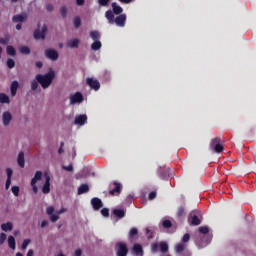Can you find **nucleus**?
<instances>
[{"label": "nucleus", "instance_id": "nucleus-1", "mask_svg": "<svg viewBox=\"0 0 256 256\" xmlns=\"http://www.w3.org/2000/svg\"><path fill=\"white\" fill-rule=\"evenodd\" d=\"M55 78V72L49 71L45 75L38 74L36 76L37 82L42 86L43 89L49 88Z\"/></svg>", "mask_w": 256, "mask_h": 256}, {"label": "nucleus", "instance_id": "nucleus-2", "mask_svg": "<svg viewBox=\"0 0 256 256\" xmlns=\"http://www.w3.org/2000/svg\"><path fill=\"white\" fill-rule=\"evenodd\" d=\"M210 149L215 151L216 153H222L224 151L222 140L218 137L212 139L210 142Z\"/></svg>", "mask_w": 256, "mask_h": 256}, {"label": "nucleus", "instance_id": "nucleus-3", "mask_svg": "<svg viewBox=\"0 0 256 256\" xmlns=\"http://www.w3.org/2000/svg\"><path fill=\"white\" fill-rule=\"evenodd\" d=\"M48 28L46 24L42 26V29L40 30V24L38 25V28L34 30V39L39 41V40H45L46 34H47Z\"/></svg>", "mask_w": 256, "mask_h": 256}, {"label": "nucleus", "instance_id": "nucleus-4", "mask_svg": "<svg viewBox=\"0 0 256 256\" xmlns=\"http://www.w3.org/2000/svg\"><path fill=\"white\" fill-rule=\"evenodd\" d=\"M116 248H117V256H127L128 255V247L126 243L123 242H118L116 244Z\"/></svg>", "mask_w": 256, "mask_h": 256}, {"label": "nucleus", "instance_id": "nucleus-5", "mask_svg": "<svg viewBox=\"0 0 256 256\" xmlns=\"http://www.w3.org/2000/svg\"><path fill=\"white\" fill-rule=\"evenodd\" d=\"M41 179H42V172H41V171H37V172L35 173L34 178H33L32 181H31L32 190H33V192H34L35 194L38 193V187H37L36 183H37L38 181H40Z\"/></svg>", "mask_w": 256, "mask_h": 256}, {"label": "nucleus", "instance_id": "nucleus-6", "mask_svg": "<svg viewBox=\"0 0 256 256\" xmlns=\"http://www.w3.org/2000/svg\"><path fill=\"white\" fill-rule=\"evenodd\" d=\"M83 100H84L83 95L80 92H77L70 97V104L74 105L77 103H82Z\"/></svg>", "mask_w": 256, "mask_h": 256}, {"label": "nucleus", "instance_id": "nucleus-7", "mask_svg": "<svg viewBox=\"0 0 256 256\" xmlns=\"http://www.w3.org/2000/svg\"><path fill=\"white\" fill-rule=\"evenodd\" d=\"M126 20H127L126 14H119V15L115 18L114 23H116V25H117L118 27H125Z\"/></svg>", "mask_w": 256, "mask_h": 256}, {"label": "nucleus", "instance_id": "nucleus-8", "mask_svg": "<svg viewBox=\"0 0 256 256\" xmlns=\"http://www.w3.org/2000/svg\"><path fill=\"white\" fill-rule=\"evenodd\" d=\"M45 55L48 59L56 61L59 58V54L56 50L48 49L45 51Z\"/></svg>", "mask_w": 256, "mask_h": 256}, {"label": "nucleus", "instance_id": "nucleus-9", "mask_svg": "<svg viewBox=\"0 0 256 256\" xmlns=\"http://www.w3.org/2000/svg\"><path fill=\"white\" fill-rule=\"evenodd\" d=\"M132 253L135 256H144V250H143L142 245H140L138 243L134 244V246L132 248Z\"/></svg>", "mask_w": 256, "mask_h": 256}, {"label": "nucleus", "instance_id": "nucleus-10", "mask_svg": "<svg viewBox=\"0 0 256 256\" xmlns=\"http://www.w3.org/2000/svg\"><path fill=\"white\" fill-rule=\"evenodd\" d=\"M87 85H89L93 90L98 91L100 89V83L98 80H94L93 78H87Z\"/></svg>", "mask_w": 256, "mask_h": 256}, {"label": "nucleus", "instance_id": "nucleus-11", "mask_svg": "<svg viewBox=\"0 0 256 256\" xmlns=\"http://www.w3.org/2000/svg\"><path fill=\"white\" fill-rule=\"evenodd\" d=\"M91 205L95 211H98L103 207V202L101 199L95 197L91 200Z\"/></svg>", "mask_w": 256, "mask_h": 256}, {"label": "nucleus", "instance_id": "nucleus-12", "mask_svg": "<svg viewBox=\"0 0 256 256\" xmlns=\"http://www.w3.org/2000/svg\"><path fill=\"white\" fill-rule=\"evenodd\" d=\"M113 185L115 186L114 189L110 190L109 194L111 196H118L120 195L121 191H122V185L118 182H114Z\"/></svg>", "mask_w": 256, "mask_h": 256}, {"label": "nucleus", "instance_id": "nucleus-13", "mask_svg": "<svg viewBox=\"0 0 256 256\" xmlns=\"http://www.w3.org/2000/svg\"><path fill=\"white\" fill-rule=\"evenodd\" d=\"M46 182L42 188V192L44 194H48L50 192V176L48 174H45Z\"/></svg>", "mask_w": 256, "mask_h": 256}, {"label": "nucleus", "instance_id": "nucleus-14", "mask_svg": "<svg viewBox=\"0 0 256 256\" xmlns=\"http://www.w3.org/2000/svg\"><path fill=\"white\" fill-rule=\"evenodd\" d=\"M87 122V116L86 115H79L75 118V124L83 126Z\"/></svg>", "mask_w": 256, "mask_h": 256}, {"label": "nucleus", "instance_id": "nucleus-15", "mask_svg": "<svg viewBox=\"0 0 256 256\" xmlns=\"http://www.w3.org/2000/svg\"><path fill=\"white\" fill-rule=\"evenodd\" d=\"M112 9L115 15H122L123 13V8L119 6L117 2H112Z\"/></svg>", "mask_w": 256, "mask_h": 256}, {"label": "nucleus", "instance_id": "nucleus-16", "mask_svg": "<svg viewBox=\"0 0 256 256\" xmlns=\"http://www.w3.org/2000/svg\"><path fill=\"white\" fill-rule=\"evenodd\" d=\"M2 119L4 126H8L12 120V115L9 112H4Z\"/></svg>", "mask_w": 256, "mask_h": 256}, {"label": "nucleus", "instance_id": "nucleus-17", "mask_svg": "<svg viewBox=\"0 0 256 256\" xmlns=\"http://www.w3.org/2000/svg\"><path fill=\"white\" fill-rule=\"evenodd\" d=\"M105 17L107 18L109 24L113 25L115 23V16L112 10H107Z\"/></svg>", "mask_w": 256, "mask_h": 256}, {"label": "nucleus", "instance_id": "nucleus-18", "mask_svg": "<svg viewBox=\"0 0 256 256\" xmlns=\"http://www.w3.org/2000/svg\"><path fill=\"white\" fill-rule=\"evenodd\" d=\"M26 19V14H16L15 16H13L12 21L14 23H23Z\"/></svg>", "mask_w": 256, "mask_h": 256}, {"label": "nucleus", "instance_id": "nucleus-19", "mask_svg": "<svg viewBox=\"0 0 256 256\" xmlns=\"http://www.w3.org/2000/svg\"><path fill=\"white\" fill-rule=\"evenodd\" d=\"M113 214L115 217H117L118 219H122L125 217L126 215V211L123 209H114L113 210Z\"/></svg>", "mask_w": 256, "mask_h": 256}, {"label": "nucleus", "instance_id": "nucleus-20", "mask_svg": "<svg viewBox=\"0 0 256 256\" xmlns=\"http://www.w3.org/2000/svg\"><path fill=\"white\" fill-rule=\"evenodd\" d=\"M18 87H19V83L17 81H13L10 88L12 97L16 96Z\"/></svg>", "mask_w": 256, "mask_h": 256}, {"label": "nucleus", "instance_id": "nucleus-21", "mask_svg": "<svg viewBox=\"0 0 256 256\" xmlns=\"http://www.w3.org/2000/svg\"><path fill=\"white\" fill-rule=\"evenodd\" d=\"M190 217L192 218V220H191L192 225L198 226L201 224V220L199 219V217L196 214L191 213Z\"/></svg>", "mask_w": 256, "mask_h": 256}, {"label": "nucleus", "instance_id": "nucleus-22", "mask_svg": "<svg viewBox=\"0 0 256 256\" xmlns=\"http://www.w3.org/2000/svg\"><path fill=\"white\" fill-rule=\"evenodd\" d=\"M67 46L72 49L78 48L79 46L78 38H73L72 41L68 42Z\"/></svg>", "mask_w": 256, "mask_h": 256}, {"label": "nucleus", "instance_id": "nucleus-23", "mask_svg": "<svg viewBox=\"0 0 256 256\" xmlns=\"http://www.w3.org/2000/svg\"><path fill=\"white\" fill-rule=\"evenodd\" d=\"M10 98L4 94V93H0V103L1 104H10Z\"/></svg>", "mask_w": 256, "mask_h": 256}, {"label": "nucleus", "instance_id": "nucleus-24", "mask_svg": "<svg viewBox=\"0 0 256 256\" xmlns=\"http://www.w3.org/2000/svg\"><path fill=\"white\" fill-rule=\"evenodd\" d=\"M89 191V186L87 184H82L78 189V194H85Z\"/></svg>", "mask_w": 256, "mask_h": 256}, {"label": "nucleus", "instance_id": "nucleus-25", "mask_svg": "<svg viewBox=\"0 0 256 256\" xmlns=\"http://www.w3.org/2000/svg\"><path fill=\"white\" fill-rule=\"evenodd\" d=\"M18 164L21 168H24L25 166V160H24V153L20 152L18 155Z\"/></svg>", "mask_w": 256, "mask_h": 256}, {"label": "nucleus", "instance_id": "nucleus-26", "mask_svg": "<svg viewBox=\"0 0 256 256\" xmlns=\"http://www.w3.org/2000/svg\"><path fill=\"white\" fill-rule=\"evenodd\" d=\"M1 228L3 231L7 232V231H11L13 229V224L11 222L8 223H3L1 225Z\"/></svg>", "mask_w": 256, "mask_h": 256}, {"label": "nucleus", "instance_id": "nucleus-27", "mask_svg": "<svg viewBox=\"0 0 256 256\" xmlns=\"http://www.w3.org/2000/svg\"><path fill=\"white\" fill-rule=\"evenodd\" d=\"M90 37L96 42V41H99V39L101 38L100 36V32H98L97 30H93L91 33H90Z\"/></svg>", "mask_w": 256, "mask_h": 256}, {"label": "nucleus", "instance_id": "nucleus-28", "mask_svg": "<svg viewBox=\"0 0 256 256\" xmlns=\"http://www.w3.org/2000/svg\"><path fill=\"white\" fill-rule=\"evenodd\" d=\"M8 245L11 249L15 250L16 248V241L15 238L13 236H9L8 238Z\"/></svg>", "mask_w": 256, "mask_h": 256}, {"label": "nucleus", "instance_id": "nucleus-29", "mask_svg": "<svg viewBox=\"0 0 256 256\" xmlns=\"http://www.w3.org/2000/svg\"><path fill=\"white\" fill-rule=\"evenodd\" d=\"M101 47H102V44H101L100 41H95V42L91 45V49H92L93 51H98V50L101 49Z\"/></svg>", "mask_w": 256, "mask_h": 256}, {"label": "nucleus", "instance_id": "nucleus-30", "mask_svg": "<svg viewBox=\"0 0 256 256\" xmlns=\"http://www.w3.org/2000/svg\"><path fill=\"white\" fill-rule=\"evenodd\" d=\"M160 250H161V252L166 253L169 250L168 244L165 243V242H161L160 243Z\"/></svg>", "mask_w": 256, "mask_h": 256}, {"label": "nucleus", "instance_id": "nucleus-31", "mask_svg": "<svg viewBox=\"0 0 256 256\" xmlns=\"http://www.w3.org/2000/svg\"><path fill=\"white\" fill-rule=\"evenodd\" d=\"M7 54L14 57L16 55V50L12 46L7 47Z\"/></svg>", "mask_w": 256, "mask_h": 256}, {"label": "nucleus", "instance_id": "nucleus-32", "mask_svg": "<svg viewBox=\"0 0 256 256\" xmlns=\"http://www.w3.org/2000/svg\"><path fill=\"white\" fill-rule=\"evenodd\" d=\"M10 41V36L9 34H7V36H5V38H0V44L1 45H7Z\"/></svg>", "mask_w": 256, "mask_h": 256}, {"label": "nucleus", "instance_id": "nucleus-33", "mask_svg": "<svg viewBox=\"0 0 256 256\" xmlns=\"http://www.w3.org/2000/svg\"><path fill=\"white\" fill-rule=\"evenodd\" d=\"M20 53L23 55H29L30 54V49L26 46H23L20 48Z\"/></svg>", "mask_w": 256, "mask_h": 256}, {"label": "nucleus", "instance_id": "nucleus-34", "mask_svg": "<svg viewBox=\"0 0 256 256\" xmlns=\"http://www.w3.org/2000/svg\"><path fill=\"white\" fill-rule=\"evenodd\" d=\"M74 26L76 29H78L81 26V18H79V16H76L74 18Z\"/></svg>", "mask_w": 256, "mask_h": 256}, {"label": "nucleus", "instance_id": "nucleus-35", "mask_svg": "<svg viewBox=\"0 0 256 256\" xmlns=\"http://www.w3.org/2000/svg\"><path fill=\"white\" fill-rule=\"evenodd\" d=\"M184 249H185V245H184L183 243H180V244H178V245L176 246V251H177L178 253H182V252L184 251Z\"/></svg>", "mask_w": 256, "mask_h": 256}, {"label": "nucleus", "instance_id": "nucleus-36", "mask_svg": "<svg viewBox=\"0 0 256 256\" xmlns=\"http://www.w3.org/2000/svg\"><path fill=\"white\" fill-rule=\"evenodd\" d=\"M136 235H138V229L137 228H132L129 232V236L130 238L135 237Z\"/></svg>", "mask_w": 256, "mask_h": 256}, {"label": "nucleus", "instance_id": "nucleus-37", "mask_svg": "<svg viewBox=\"0 0 256 256\" xmlns=\"http://www.w3.org/2000/svg\"><path fill=\"white\" fill-rule=\"evenodd\" d=\"M7 67H8L9 69H13V68L15 67V62H14L13 59H8V60H7Z\"/></svg>", "mask_w": 256, "mask_h": 256}, {"label": "nucleus", "instance_id": "nucleus-38", "mask_svg": "<svg viewBox=\"0 0 256 256\" xmlns=\"http://www.w3.org/2000/svg\"><path fill=\"white\" fill-rule=\"evenodd\" d=\"M11 190H12V193H13L16 197L19 196L20 188H19L18 186H13V187L11 188Z\"/></svg>", "mask_w": 256, "mask_h": 256}, {"label": "nucleus", "instance_id": "nucleus-39", "mask_svg": "<svg viewBox=\"0 0 256 256\" xmlns=\"http://www.w3.org/2000/svg\"><path fill=\"white\" fill-rule=\"evenodd\" d=\"M163 227L167 228V229L171 228L172 227V222L170 220H165L163 222Z\"/></svg>", "mask_w": 256, "mask_h": 256}, {"label": "nucleus", "instance_id": "nucleus-40", "mask_svg": "<svg viewBox=\"0 0 256 256\" xmlns=\"http://www.w3.org/2000/svg\"><path fill=\"white\" fill-rule=\"evenodd\" d=\"M199 232H200L201 234H208V233H209V228L206 227V226L200 227V228H199Z\"/></svg>", "mask_w": 256, "mask_h": 256}, {"label": "nucleus", "instance_id": "nucleus-41", "mask_svg": "<svg viewBox=\"0 0 256 256\" xmlns=\"http://www.w3.org/2000/svg\"><path fill=\"white\" fill-rule=\"evenodd\" d=\"M37 88H38V82H37V80H33L31 82V89H32V91L37 90Z\"/></svg>", "mask_w": 256, "mask_h": 256}, {"label": "nucleus", "instance_id": "nucleus-42", "mask_svg": "<svg viewBox=\"0 0 256 256\" xmlns=\"http://www.w3.org/2000/svg\"><path fill=\"white\" fill-rule=\"evenodd\" d=\"M101 214L104 216V217H109V209L108 208H103L101 210Z\"/></svg>", "mask_w": 256, "mask_h": 256}, {"label": "nucleus", "instance_id": "nucleus-43", "mask_svg": "<svg viewBox=\"0 0 256 256\" xmlns=\"http://www.w3.org/2000/svg\"><path fill=\"white\" fill-rule=\"evenodd\" d=\"M50 216V220L55 223L56 221L59 220V215H55V214H52V215H49Z\"/></svg>", "mask_w": 256, "mask_h": 256}, {"label": "nucleus", "instance_id": "nucleus-44", "mask_svg": "<svg viewBox=\"0 0 256 256\" xmlns=\"http://www.w3.org/2000/svg\"><path fill=\"white\" fill-rule=\"evenodd\" d=\"M7 236L5 233L0 234V244H3L6 240Z\"/></svg>", "mask_w": 256, "mask_h": 256}, {"label": "nucleus", "instance_id": "nucleus-45", "mask_svg": "<svg viewBox=\"0 0 256 256\" xmlns=\"http://www.w3.org/2000/svg\"><path fill=\"white\" fill-rule=\"evenodd\" d=\"M61 15L62 17H66L67 15V8H65V6H62V8L60 9Z\"/></svg>", "mask_w": 256, "mask_h": 256}, {"label": "nucleus", "instance_id": "nucleus-46", "mask_svg": "<svg viewBox=\"0 0 256 256\" xmlns=\"http://www.w3.org/2000/svg\"><path fill=\"white\" fill-rule=\"evenodd\" d=\"M54 211H55L54 207H48L46 210V212L49 216L53 215Z\"/></svg>", "mask_w": 256, "mask_h": 256}, {"label": "nucleus", "instance_id": "nucleus-47", "mask_svg": "<svg viewBox=\"0 0 256 256\" xmlns=\"http://www.w3.org/2000/svg\"><path fill=\"white\" fill-rule=\"evenodd\" d=\"M29 243H30L29 239L24 240V242L22 244V249L25 250L27 248V246L29 245Z\"/></svg>", "mask_w": 256, "mask_h": 256}, {"label": "nucleus", "instance_id": "nucleus-48", "mask_svg": "<svg viewBox=\"0 0 256 256\" xmlns=\"http://www.w3.org/2000/svg\"><path fill=\"white\" fill-rule=\"evenodd\" d=\"M158 250H159V245L157 243L152 244V251L156 253L158 252Z\"/></svg>", "mask_w": 256, "mask_h": 256}, {"label": "nucleus", "instance_id": "nucleus-49", "mask_svg": "<svg viewBox=\"0 0 256 256\" xmlns=\"http://www.w3.org/2000/svg\"><path fill=\"white\" fill-rule=\"evenodd\" d=\"M146 234L148 235V239H152L154 237L153 232L149 228L146 229Z\"/></svg>", "mask_w": 256, "mask_h": 256}, {"label": "nucleus", "instance_id": "nucleus-50", "mask_svg": "<svg viewBox=\"0 0 256 256\" xmlns=\"http://www.w3.org/2000/svg\"><path fill=\"white\" fill-rule=\"evenodd\" d=\"M189 240H190V235L187 233V234H185V235L183 236L182 241H183L184 243H187V242H189Z\"/></svg>", "mask_w": 256, "mask_h": 256}, {"label": "nucleus", "instance_id": "nucleus-51", "mask_svg": "<svg viewBox=\"0 0 256 256\" xmlns=\"http://www.w3.org/2000/svg\"><path fill=\"white\" fill-rule=\"evenodd\" d=\"M6 172H7V179H10V180H11L13 171H12L10 168H8V169L6 170Z\"/></svg>", "mask_w": 256, "mask_h": 256}, {"label": "nucleus", "instance_id": "nucleus-52", "mask_svg": "<svg viewBox=\"0 0 256 256\" xmlns=\"http://www.w3.org/2000/svg\"><path fill=\"white\" fill-rule=\"evenodd\" d=\"M156 196H157V193H156L155 191L151 192V193L149 194V200L155 199Z\"/></svg>", "mask_w": 256, "mask_h": 256}, {"label": "nucleus", "instance_id": "nucleus-53", "mask_svg": "<svg viewBox=\"0 0 256 256\" xmlns=\"http://www.w3.org/2000/svg\"><path fill=\"white\" fill-rule=\"evenodd\" d=\"M63 169L68 171V172H72L73 171V166L69 165V166H63Z\"/></svg>", "mask_w": 256, "mask_h": 256}, {"label": "nucleus", "instance_id": "nucleus-54", "mask_svg": "<svg viewBox=\"0 0 256 256\" xmlns=\"http://www.w3.org/2000/svg\"><path fill=\"white\" fill-rule=\"evenodd\" d=\"M46 9H47V11H49V12L53 11V9H54L53 4H47Z\"/></svg>", "mask_w": 256, "mask_h": 256}, {"label": "nucleus", "instance_id": "nucleus-55", "mask_svg": "<svg viewBox=\"0 0 256 256\" xmlns=\"http://www.w3.org/2000/svg\"><path fill=\"white\" fill-rule=\"evenodd\" d=\"M184 213H185V210H184L183 207H181V208L178 210V215H179V216H183Z\"/></svg>", "mask_w": 256, "mask_h": 256}, {"label": "nucleus", "instance_id": "nucleus-56", "mask_svg": "<svg viewBox=\"0 0 256 256\" xmlns=\"http://www.w3.org/2000/svg\"><path fill=\"white\" fill-rule=\"evenodd\" d=\"M10 185H11V179H7L6 185H5L6 190L10 188Z\"/></svg>", "mask_w": 256, "mask_h": 256}, {"label": "nucleus", "instance_id": "nucleus-57", "mask_svg": "<svg viewBox=\"0 0 256 256\" xmlns=\"http://www.w3.org/2000/svg\"><path fill=\"white\" fill-rule=\"evenodd\" d=\"M35 65L39 69H41L43 67V63L41 61L36 62Z\"/></svg>", "mask_w": 256, "mask_h": 256}, {"label": "nucleus", "instance_id": "nucleus-58", "mask_svg": "<svg viewBox=\"0 0 256 256\" xmlns=\"http://www.w3.org/2000/svg\"><path fill=\"white\" fill-rule=\"evenodd\" d=\"M78 6H83L85 4V0H76Z\"/></svg>", "mask_w": 256, "mask_h": 256}, {"label": "nucleus", "instance_id": "nucleus-59", "mask_svg": "<svg viewBox=\"0 0 256 256\" xmlns=\"http://www.w3.org/2000/svg\"><path fill=\"white\" fill-rule=\"evenodd\" d=\"M48 225V222L46 220L42 221L41 227L45 228Z\"/></svg>", "mask_w": 256, "mask_h": 256}, {"label": "nucleus", "instance_id": "nucleus-60", "mask_svg": "<svg viewBox=\"0 0 256 256\" xmlns=\"http://www.w3.org/2000/svg\"><path fill=\"white\" fill-rule=\"evenodd\" d=\"M75 255L76 256H81L82 255V251L80 249H78L76 252H75Z\"/></svg>", "mask_w": 256, "mask_h": 256}, {"label": "nucleus", "instance_id": "nucleus-61", "mask_svg": "<svg viewBox=\"0 0 256 256\" xmlns=\"http://www.w3.org/2000/svg\"><path fill=\"white\" fill-rule=\"evenodd\" d=\"M16 29L18 31H20L22 29V23H18L17 26H16Z\"/></svg>", "mask_w": 256, "mask_h": 256}, {"label": "nucleus", "instance_id": "nucleus-62", "mask_svg": "<svg viewBox=\"0 0 256 256\" xmlns=\"http://www.w3.org/2000/svg\"><path fill=\"white\" fill-rule=\"evenodd\" d=\"M33 254H34L33 250H29L27 253V256H33Z\"/></svg>", "mask_w": 256, "mask_h": 256}, {"label": "nucleus", "instance_id": "nucleus-63", "mask_svg": "<svg viewBox=\"0 0 256 256\" xmlns=\"http://www.w3.org/2000/svg\"><path fill=\"white\" fill-rule=\"evenodd\" d=\"M64 212H65V209L62 208V209L58 212V214H62V213H64Z\"/></svg>", "mask_w": 256, "mask_h": 256}, {"label": "nucleus", "instance_id": "nucleus-64", "mask_svg": "<svg viewBox=\"0 0 256 256\" xmlns=\"http://www.w3.org/2000/svg\"><path fill=\"white\" fill-rule=\"evenodd\" d=\"M58 153H59V154H62V153H63L62 147H60V149L58 150Z\"/></svg>", "mask_w": 256, "mask_h": 256}]
</instances>
